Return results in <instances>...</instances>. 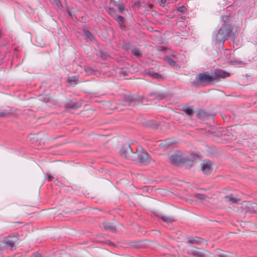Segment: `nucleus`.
I'll use <instances>...</instances> for the list:
<instances>
[{"instance_id":"1","label":"nucleus","mask_w":257,"mask_h":257,"mask_svg":"<svg viewBox=\"0 0 257 257\" xmlns=\"http://www.w3.org/2000/svg\"><path fill=\"white\" fill-rule=\"evenodd\" d=\"M120 155L131 161L136 160L137 158L138 161L144 164L150 162V158L148 154L145 151H142L137 155L136 152H133L130 145L123 146L120 150Z\"/></svg>"},{"instance_id":"2","label":"nucleus","mask_w":257,"mask_h":257,"mask_svg":"<svg viewBox=\"0 0 257 257\" xmlns=\"http://www.w3.org/2000/svg\"><path fill=\"white\" fill-rule=\"evenodd\" d=\"M232 31V28L230 25L223 24L217 32H214L213 39L216 44L221 43L223 45L224 41L229 38Z\"/></svg>"},{"instance_id":"3","label":"nucleus","mask_w":257,"mask_h":257,"mask_svg":"<svg viewBox=\"0 0 257 257\" xmlns=\"http://www.w3.org/2000/svg\"><path fill=\"white\" fill-rule=\"evenodd\" d=\"M212 81H213V78L212 74L208 72H204L199 73L196 76L192 82V84L197 87L205 86L210 84Z\"/></svg>"},{"instance_id":"4","label":"nucleus","mask_w":257,"mask_h":257,"mask_svg":"<svg viewBox=\"0 0 257 257\" xmlns=\"http://www.w3.org/2000/svg\"><path fill=\"white\" fill-rule=\"evenodd\" d=\"M18 238L16 236H9L0 241V250L13 249Z\"/></svg>"},{"instance_id":"5","label":"nucleus","mask_w":257,"mask_h":257,"mask_svg":"<svg viewBox=\"0 0 257 257\" xmlns=\"http://www.w3.org/2000/svg\"><path fill=\"white\" fill-rule=\"evenodd\" d=\"M170 162L175 165H178L181 164L187 163L189 165L193 164V160L188 157H183L177 154H174L170 158Z\"/></svg>"},{"instance_id":"6","label":"nucleus","mask_w":257,"mask_h":257,"mask_svg":"<svg viewBox=\"0 0 257 257\" xmlns=\"http://www.w3.org/2000/svg\"><path fill=\"white\" fill-rule=\"evenodd\" d=\"M230 75V74L225 71V70L216 69L215 70L213 73L212 74V76H213V81L219 78H224L227 77H228Z\"/></svg>"},{"instance_id":"7","label":"nucleus","mask_w":257,"mask_h":257,"mask_svg":"<svg viewBox=\"0 0 257 257\" xmlns=\"http://www.w3.org/2000/svg\"><path fill=\"white\" fill-rule=\"evenodd\" d=\"M211 163L209 161H205L201 164V171L206 175H208L210 171Z\"/></svg>"},{"instance_id":"8","label":"nucleus","mask_w":257,"mask_h":257,"mask_svg":"<svg viewBox=\"0 0 257 257\" xmlns=\"http://www.w3.org/2000/svg\"><path fill=\"white\" fill-rule=\"evenodd\" d=\"M164 97V95L161 93L158 92H151L149 96V98L150 99H156L158 100H161Z\"/></svg>"},{"instance_id":"9","label":"nucleus","mask_w":257,"mask_h":257,"mask_svg":"<svg viewBox=\"0 0 257 257\" xmlns=\"http://www.w3.org/2000/svg\"><path fill=\"white\" fill-rule=\"evenodd\" d=\"M103 227L105 230L111 232L115 231V227L111 223L104 222L103 223Z\"/></svg>"},{"instance_id":"10","label":"nucleus","mask_w":257,"mask_h":257,"mask_svg":"<svg viewBox=\"0 0 257 257\" xmlns=\"http://www.w3.org/2000/svg\"><path fill=\"white\" fill-rule=\"evenodd\" d=\"M147 73L152 78L156 79H160L162 78V76L158 73L154 72L152 70L150 69L148 71Z\"/></svg>"},{"instance_id":"11","label":"nucleus","mask_w":257,"mask_h":257,"mask_svg":"<svg viewBox=\"0 0 257 257\" xmlns=\"http://www.w3.org/2000/svg\"><path fill=\"white\" fill-rule=\"evenodd\" d=\"M164 59L172 68H176L178 67V65L176 62L169 56H166Z\"/></svg>"},{"instance_id":"12","label":"nucleus","mask_w":257,"mask_h":257,"mask_svg":"<svg viewBox=\"0 0 257 257\" xmlns=\"http://www.w3.org/2000/svg\"><path fill=\"white\" fill-rule=\"evenodd\" d=\"M51 4L57 10H61L62 5L60 0H49Z\"/></svg>"},{"instance_id":"13","label":"nucleus","mask_w":257,"mask_h":257,"mask_svg":"<svg viewBox=\"0 0 257 257\" xmlns=\"http://www.w3.org/2000/svg\"><path fill=\"white\" fill-rule=\"evenodd\" d=\"M225 199L226 201L231 203H236L239 201V199L235 198L232 194H230L229 196H226L225 197Z\"/></svg>"},{"instance_id":"14","label":"nucleus","mask_w":257,"mask_h":257,"mask_svg":"<svg viewBox=\"0 0 257 257\" xmlns=\"http://www.w3.org/2000/svg\"><path fill=\"white\" fill-rule=\"evenodd\" d=\"M191 254L198 257H205V253L204 252L196 249L192 250Z\"/></svg>"},{"instance_id":"15","label":"nucleus","mask_w":257,"mask_h":257,"mask_svg":"<svg viewBox=\"0 0 257 257\" xmlns=\"http://www.w3.org/2000/svg\"><path fill=\"white\" fill-rule=\"evenodd\" d=\"M202 239L198 237H192L189 239L188 242L190 243H196L197 244H200L202 243Z\"/></svg>"},{"instance_id":"16","label":"nucleus","mask_w":257,"mask_h":257,"mask_svg":"<svg viewBox=\"0 0 257 257\" xmlns=\"http://www.w3.org/2000/svg\"><path fill=\"white\" fill-rule=\"evenodd\" d=\"M106 11L109 14V15H110L113 18H114L117 15L116 10L113 8H108Z\"/></svg>"},{"instance_id":"17","label":"nucleus","mask_w":257,"mask_h":257,"mask_svg":"<svg viewBox=\"0 0 257 257\" xmlns=\"http://www.w3.org/2000/svg\"><path fill=\"white\" fill-rule=\"evenodd\" d=\"M131 52L134 56H136L138 58L141 57L142 56V53L140 51V50L138 48H133L131 50Z\"/></svg>"},{"instance_id":"18","label":"nucleus","mask_w":257,"mask_h":257,"mask_svg":"<svg viewBox=\"0 0 257 257\" xmlns=\"http://www.w3.org/2000/svg\"><path fill=\"white\" fill-rule=\"evenodd\" d=\"M114 19L118 23L120 27H121L122 24L124 22V18L121 16L117 15Z\"/></svg>"},{"instance_id":"19","label":"nucleus","mask_w":257,"mask_h":257,"mask_svg":"<svg viewBox=\"0 0 257 257\" xmlns=\"http://www.w3.org/2000/svg\"><path fill=\"white\" fill-rule=\"evenodd\" d=\"M161 218L164 222H166L168 223H171L174 220L173 218L166 215L161 216Z\"/></svg>"},{"instance_id":"20","label":"nucleus","mask_w":257,"mask_h":257,"mask_svg":"<svg viewBox=\"0 0 257 257\" xmlns=\"http://www.w3.org/2000/svg\"><path fill=\"white\" fill-rule=\"evenodd\" d=\"M183 110L188 115H191L194 113L193 109L192 108H191L190 107H183Z\"/></svg>"},{"instance_id":"21","label":"nucleus","mask_w":257,"mask_h":257,"mask_svg":"<svg viewBox=\"0 0 257 257\" xmlns=\"http://www.w3.org/2000/svg\"><path fill=\"white\" fill-rule=\"evenodd\" d=\"M116 6L117 8L119 13L120 14H123L125 8L124 4L123 3H120L116 5Z\"/></svg>"},{"instance_id":"22","label":"nucleus","mask_w":257,"mask_h":257,"mask_svg":"<svg viewBox=\"0 0 257 257\" xmlns=\"http://www.w3.org/2000/svg\"><path fill=\"white\" fill-rule=\"evenodd\" d=\"M194 197L197 199L204 200L207 198V196L203 194L197 193L194 195Z\"/></svg>"},{"instance_id":"23","label":"nucleus","mask_w":257,"mask_h":257,"mask_svg":"<svg viewBox=\"0 0 257 257\" xmlns=\"http://www.w3.org/2000/svg\"><path fill=\"white\" fill-rule=\"evenodd\" d=\"M66 106L68 108H77V104L73 101H70L66 104Z\"/></svg>"},{"instance_id":"24","label":"nucleus","mask_w":257,"mask_h":257,"mask_svg":"<svg viewBox=\"0 0 257 257\" xmlns=\"http://www.w3.org/2000/svg\"><path fill=\"white\" fill-rule=\"evenodd\" d=\"M84 34L85 36L90 40H92L93 39V37L91 33L88 30H85L84 32Z\"/></svg>"},{"instance_id":"25","label":"nucleus","mask_w":257,"mask_h":257,"mask_svg":"<svg viewBox=\"0 0 257 257\" xmlns=\"http://www.w3.org/2000/svg\"><path fill=\"white\" fill-rule=\"evenodd\" d=\"M68 80L70 82H74L76 84L78 81V78L76 76H72L68 78Z\"/></svg>"},{"instance_id":"26","label":"nucleus","mask_w":257,"mask_h":257,"mask_svg":"<svg viewBox=\"0 0 257 257\" xmlns=\"http://www.w3.org/2000/svg\"><path fill=\"white\" fill-rule=\"evenodd\" d=\"M231 62L233 65H240L244 64L243 62H242L241 61H240V60H232L231 61Z\"/></svg>"},{"instance_id":"27","label":"nucleus","mask_w":257,"mask_h":257,"mask_svg":"<svg viewBox=\"0 0 257 257\" xmlns=\"http://www.w3.org/2000/svg\"><path fill=\"white\" fill-rule=\"evenodd\" d=\"M218 255L220 257H229V254L227 252L222 250L218 252Z\"/></svg>"},{"instance_id":"28","label":"nucleus","mask_w":257,"mask_h":257,"mask_svg":"<svg viewBox=\"0 0 257 257\" xmlns=\"http://www.w3.org/2000/svg\"><path fill=\"white\" fill-rule=\"evenodd\" d=\"M125 101L127 103L128 105H131L132 101V97L130 96H126L125 97Z\"/></svg>"},{"instance_id":"29","label":"nucleus","mask_w":257,"mask_h":257,"mask_svg":"<svg viewBox=\"0 0 257 257\" xmlns=\"http://www.w3.org/2000/svg\"><path fill=\"white\" fill-rule=\"evenodd\" d=\"M132 245L136 248H139L142 246L141 242H134V243H133Z\"/></svg>"},{"instance_id":"30","label":"nucleus","mask_w":257,"mask_h":257,"mask_svg":"<svg viewBox=\"0 0 257 257\" xmlns=\"http://www.w3.org/2000/svg\"><path fill=\"white\" fill-rule=\"evenodd\" d=\"M186 10V7L185 6H181L180 7H178L177 8V11L180 12H183Z\"/></svg>"},{"instance_id":"31","label":"nucleus","mask_w":257,"mask_h":257,"mask_svg":"<svg viewBox=\"0 0 257 257\" xmlns=\"http://www.w3.org/2000/svg\"><path fill=\"white\" fill-rule=\"evenodd\" d=\"M166 2V0H160L159 1V4L161 6L164 7L165 4Z\"/></svg>"},{"instance_id":"32","label":"nucleus","mask_w":257,"mask_h":257,"mask_svg":"<svg viewBox=\"0 0 257 257\" xmlns=\"http://www.w3.org/2000/svg\"><path fill=\"white\" fill-rule=\"evenodd\" d=\"M33 257H41V254L39 253L36 252L34 254Z\"/></svg>"},{"instance_id":"33","label":"nucleus","mask_w":257,"mask_h":257,"mask_svg":"<svg viewBox=\"0 0 257 257\" xmlns=\"http://www.w3.org/2000/svg\"><path fill=\"white\" fill-rule=\"evenodd\" d=\"M228 19V16H222V20L223 21H225L227 20Z\"/></svg>"},{"instance_id":"34","label":"nucleus","mask_w":257,"mask_h":257,"mask_svg":"<svg viewBox=\"0 0 257 257\" xmlns=\"http://www.w3.org/2000/svg\"><path fill=\"white\" fill-rule=\"evenodd\" d=\"M42 97H43V96H39V99L40 100H43V99H42ZM45 102H47L48 101V99L47 98H45L44 100H43Z\"/></svg>"},{"instance_id":"35","label":"nucleus","mask_w":257,"mask_h":257,"mask_svg":"<svg viewBox=\"0 0 257 257\" xmlns=\"http://www.w3.org/2000/svg\"><path fill=\"white\" fill-rule=\"evenodd\" d=\"M53 178V177L50 175L48 176L47 177V179H48V181H51L52 180Z\"/></svg>"},{"instance_id":"36","label":"nucleus","mask_w":257,"mask_h":257,"mask_svg":"<svg viewBox=\"0 0 257 257\" xmlns=\"http://www.w3.org/2000/svg\"><path fill=\"white\" fill-rule=\"evenodd\" d=\"M5 116V113L4 112H0V117H4Z\"/></svg>"},{"instance_id":"37","label":"nucleus","mask_w":257,"mask_h":257,"mask_svg":"<svg viewBox=\"0 0 257 257\" xmlns=\"http://www.w3.org/2000/svg\"><path fill=\"white\" fill-rule=\"evenodd\" d=\"M110 3L113 4V6H116L115 2L114 0H110Z\"/></svg>"},{"instance_id":"38","label":"nucleus","mask_w":257,"mask_h":257,"mask_svg":"<svg viewBox=\"0 0 257 257\" xmlns=\"http://www.w3.org/2000/svg\"><path fill=\"white\" fill-rule=\"evenodd\" d=\"M125 48L126 49L128 48L127 45H125Z\"/></svg>"},{"instance_id":"39","label":"nucleus","mask_w":257,"mask_h":257,"mask_svg":"<svg viewBox=\"0 0 257 257\" xmlns=\"http://www.w3.org/2000/svg\"><path fill=\"white\" fill-rule=\"evenodd\" d=\"M84 1H86V2H88V1H89L90 0H84Z\"/></svg>"}]
</instances>
